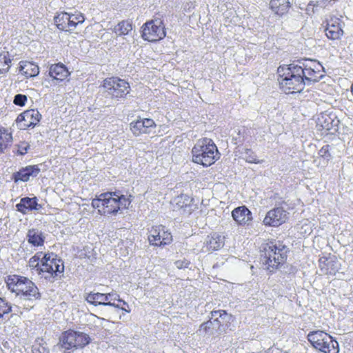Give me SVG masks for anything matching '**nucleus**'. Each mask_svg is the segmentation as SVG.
Listing matches in <instances>:
<instances>
[{
    "instance_id": "1",
    "label": "nucleus",
    "mask_w": 353,
    "mask_h": 353,
    "mask_svg": "<svg viewBox=\"0 0 353 353\" xmlns=\"http://www.w3.org/2000/svg\"><path fill=\"white\" fill-rule=\"evenodd\" d=\"M28 264L41 278L50 282L54 281L64 271L63 261L52 253L39 252L30 259Z\"/></svg>"
},
{
    "instance_id": "2",
    "label": "nucleus",
    "mask_w": 353,
    "mask_h": 353,
    "mask_svg": "<svg viewBox=\"0 0 353 353\" xmlns=\"http://www.w3.org/2000/svg\"><path fill=\"white\" fill-rule=\"evenodd\" d=\"M130 197L115 192H108L93 199L92 206L101 214H116L119 210L130 207L132 203Z\"/></svg>"
},
{
    "instance_id": "3",
    "label": "nucleus",
    "mask_w": 353,
    "mask_h": 353,
    "mask_svg": "<svg viewBox=\"0 0 353 353\" xmlns=\"http://www.w3.org/2000/svg\"><path fill=\"white\" fill-rule=\"evenodd\" d=\"M280 88L286 94L300 92L303 90L305 82L302 76V70L298 65L291 63L279 66L277 70Z\"/></svg>"
},
{
    "instance_id": "4",
    "label": "nucleus",
    "mask_w": 353,
    "mask_h": 353,
    "mask_svg": "<svg viewBox=\"0 0 353 353\" xmlns=\"http://www.w3.org/2000/svg\"><path fill=\"white\" fill-rule=\"evenodd\" d=\"M8 289L21 301H33L40 298L36 285L28 278L19 275H9L6 279Z\"/></svg>"
},
{
    "instance_id": "5",
    "label": "nucleus",
    "mask_w": 353,
    "mask_h": 353,
    "mask_svg": "<svg viewBox=\"0 0 353 353\" xmlns=\"http://www.w3.org/2000/svg\"><path fill=\"white\" fill-rule=\"evenodd\" d=\"M192 161L208 167L220 158L216 145L211 139L203 138L197 140L192 149Z\"/></svg>"
},
{
    "instance_id": "6",
    "label": "nucleus",
    "mask_w": 353,
    "mask_h": 353,
    "mask_svg": "<svg viewBox=\"0 0 353 353\" xmlns=\"http://www.w3.org/2000/svg\"><path fill=\"white\" fill-rule=\"evenodd\" d=\"M287 259V249L281 244L268 245L261 255V262L264 269L273 272Z\"/></svg>"
},
{
    "instance_id": "7",
    "label": "nucleus",
    "mask_w": 353,
    "mask_h": 353,
    "mask_svg": "<svg viewBox=\"0 0 353 353\" xmlns=\"http://www.w3.org/2000/svg\"><path fill=\"white\" fill-rule=\"evenodd\" d=\"M307 340L316 350L323 353H339V347L332 336L321 330L310 332Z\"/></svg>"
},
{
    "instance_id": "8",
    "label": "nucleus",
    "mask_w": 353,
    "mask_h": 353,
    "mask_svg": "<svg viewBox=\"0 0 353 353\" xmlns=\"http://www.w3.org/2000/svg\"><path fill=\"white\" fill-rule=\"evenodd\" d=\"M85 21L84 15L80 12L74 13L61 12L54 17V22L60 30L78 33Z\"/></svg>"
},
{
    "instance_id": "9",
    "label": "nucleus",
    "mask_w": 353,
    "mask_h": 353,
    "mask_svg": "<svg viewBox=\"0 0 353 353\" xmlns=\"http://www.w3.org/2000/svg\"><path fill=\"white\" fill-rule=\"evenodd\" d=\"M90 342V336L81 332L68 330L63 333L59 344L62 348L70 350L81 348Z\"/></svg>"
},
{
    "instance_id": "10",
    "label": "nucleus",
    "mask_w": 353,
    "mask_h": 353,
    "mask_svg": "<svg viewBox=\"0 0 353 353\" xmlns=\"http://www.w3.org/2000/svg\"><path fill=\"white\" fill-rule=\"evenodd\" d=\"M102 88L105 92L115 99L124 98L130 90L129 83L117 77L104 79Z\"/></svg>"
},
{
    "instance_id": "11",
    "label": "nucleus",
    "mask_w": 353,
    "mask_h": 353,
    "mask_svg": "<svg viewBox=\"0 0 353 353\" xmlns=\"http://www.w3.org/2000/svg\"><path fill=\"white\" fill-rule=\"evenodd\" d=\"M142 38L150 42L163 39L165 37V26L161 19L157 18L144 23L142 26Z\"/></svg>"
},
{
    "instance_id": "12",
    "label": "nucleus",
    "mask_w": 353,
    "mask_h": 353,
    "mask_svg": "<svg viewBox=\"0 0 353 353\" xmlns=\"http://www.w3.org/2000/svg\"><path fill=\"white\" fill-rule=\"evenodd\" d=\"M298 67H300L302 70L300 75L305 83L318 81L323 77V66L316 61L306 60L302 65H298Z\"/></svg>"
},
{
    "instance_id": "13",
    "label": "nucleus",
    "mask_w": 353,
    "mask_h": 353,
    "mask_svg": "<svg viewBox=\"0 0 353 353\" xmlns=\"http://www.w3.org/2000/svg\"><path fill=\"white\" fill-rule=\"evenodd\" d=\"M148 240L150 245L163 246L172 241L171 233L161 225L152 226L148 231Z\"/></svg>"
},
{
    "instance_id": "14",
    "label": "nucleus",
    "mask_w": 353,
    "mask_h": 353,
    "mask_svg": "<svg viewBox=\"0 0 353 353\" xmlns=\"http://www.w3.org/2000/svg\"><path fill=\"white\" fill-rule=\"evenodd\" d=\"M171 203L174 210L181 211V214L185 216L191 215L196 208L194 199L187 194H182L176 196Z\"/></svg>"
},
{
    "instance_id": "15",
    "label": "nucleus",
    "mask_w": 353,
    "mask_h": 353,
    "mask_svg": "<svg viewBox=\"0 0 353 353\" xmlns=\"http://www.w3.org/2000/svg\"><path fill=\"white\" fill-rule=\"evenodd\" d=\"M287 212L282 208H276L268 211L263 219L265 226L278 227L287 220Z\"/></svg>"
},
{
    "instance_id": "16",
    "label": "nucleus",
    "mask_w": 353,
    "mask_h": 353,
    "mask_svg": "<svg viewBox=\"0 0 353 353\" xmlns=\"http://www.w3.org/2000/svg\"><path fill=\"white\" fill-rule=\"evenodd\" d=\"M41 117L38 110L31 109L19 115L17 122L21 129L34 128L39 122Z\"/></svg>"
},
{
    "instance_id": "17",
    "label": "nucleus",
    "mask_w": 353,
    "mask_h": 353,
    "mask_svg": "<svg viewBox=\"0 0 353 353\" xmlns=\"http://www.w3.org/2000/svg\"><path fill=\"white\" fill-rule=\"evenodd\" d=\"M156 124L151 119H139L130 123V130L135 136L150 134L155 128Z\"/></svg>"
},
{
    "instance_id": "18",
    "label": "nucleus",
    "mask_w": 353,
    "mask_h": 353,
    "mask_svg": "<svg viewBox=\"0 0 353 353\" xmlns=\"http://www.w3.org/2000/svg\"><path fill=\"white\" fill-rule=\"evenodd\" d=\"M86 301L94 305H104L114 307V312H117L118 309H121L123 312L130 313V310L123 307H120L119 304L115 303H110L108 301V296L106 294L99 292L90 293L86 296Z\"/></svg>"
},
{
    "instance_id": "19",
    "label": "nucleus",
    "mask_w": 353,
    "mask_h": 353,
    "mask_svg": "<svg viewBox=\"0 0 353 353\" xmlns=\"http://www.w3.org/2000/svg\"><path fill=\"white\" fill-rule=\"evenodd\" d=\"M319 266L321 274L334 275L339 270V261L335 256L319 259Z\"/></svg>"
},
{
    "instance_id": "20",
    "label": "nucleus",
    "mask_w": 353,
    "mask_h": 353,
    "mask_svg": "<svg viewBox=\"0 0 353 353\" xmlns=\"http://www.w3.org/2000/svg\"><path fill=\"white\" fill-rule=\"evenodd\" d=\"M343 22L339 18H331L325 29L327 38L332 40L339 39L343 34Z\"/></svg>"
},
{
    "instance_id": "21",
    "label": "nucleus",
    "mask_w": 353,
    "mask_h": 353,
    "mask_svg": "<svg viewBox=\"0 0 353 353\" xmlns=\"http://www.w3.org/2000/svg\"><path fill=\"white\" fill-rule=\"evenodd\" d=\"M41 171L38 165H28L21 168L15 176L16 181H28L37 176Z\"/></svg>"
},
{
    "instance_id": "22",
    "label": "nucleus",
    "mask_w": 353,
    "mask_h": 353,
    "mask_svg": "<svg viewBox=\"0 0 353 353\" xmlns=\"http://www.w3.org/2000/svg\"><path fill=\"white\" fill-rule=\"evenodd\" d=\"M49 75L54 80L63 81L69 77L70 72L64 64L59 63L50 67Z\"/></svg>"
},
{
    "instance_id": "23",
    "label": "nucleus",
    "mask_w": 353,
    "mask_h": 353,
    "mask_svg": "<svg viewBox=\"0 0 353 353\" xmlns=\"http://www.w3.org/2000/svg\"><path fill=\"white\" fill-rule=\"evenodd\" d=\"M16 207L17 210L23 214H28L34 210H39L41 208V205L37 203V197L22 198Z\"/></svg>"
},
{
    "instance_id": "24",
    "label": "nucleus",
    "mask_w": 353,
    "mask_h": 353,
    "mask_svg": "<svg viewBox=\"0 0 353 353\" xmlns=\"http://www.w3.org/2000/svg\"><path fill=\"white\" fill-rule=\"evenodd\" d=\"M232 216L239 225H245L252 219L250 211L245 206H240L233 210Z\"/></svg>"
},
{
    "instance_id": "25",
    "label": "nucleus",
    "mask_w": 353,
    "mask_h": 353,
    "mask_svg": "<svg viewBox=\"0 0 353 353\" xmlns=\"http://www.w3.org/2000/svg\"><path fill=\"white\" fill-rule=\"evenodd\" d=\"M225 237L219 234L214 233L208 236L204 248L207 251H214L220 249L224 245Z\"/></svg>"
},
{
    "instance_id": "26",
    "label": "nucleus",
    "mask_w": 353,
    "mask_h": 353,
    "mask_svg": "<svg viewBox=\"0 0 353 353\" xmlns=\"http://www.w3.org/2000/svg\"><path fill=\"white\" fill-rule=\"evenodd\" d=\"M291 7L290 0H271L270 8L278 16H283L288 12Z\"/></svg>"
},
{
    "instance_id": "27",
    "label": "nucleus",
    "mask_w": 353,
    "mask_h": 353,
    "mask_svg": "<svg viewBox=\"0 0 353 353\" xmlns=\"http://www.w3.org/2000/svg\"><path fill=\"white\" fill-rule=\"evenodd\" d=\"M316 126L319 130L329 131L336 125L334 119L326 112H322L316 118Z\"/></svg>"
},
{
    "instance_id": "28",
    "label": "nucleus",
    "mask_w": 353,
    "mask_h": 353,
    "mask_svg": "<svg viewBox=\"0 0 353 353\" xmlns=\"http://www.w3.org/2000/svg\"><path fill=\"white\" fill-rule=\"evenodd\" d=\"M19 71L27 77H36L39 73V66L29 61L19 63Z\"/></svg>"
},
{
    "instance_id": "29",
    "label": "nucleus",
    "mask_w": 353,
    "mask_h": 353,
    "mask_svg": "<svg viewBox=\"0 0 353 353\" xmlns=\"http://www.w3.org/2000/svg\"><path fill=\"white\" fill-rule=\"evenodd\" d=\"M28 243L34 246H41L45 241V236L43 233L37 229H32L28 231L27 235Z\"/></svg>"
},
{
    "instance_id": "30",
    "label": "nucleus",
    "mask_w": 353,
    "mask_h": 353,
    "mask_svg": "<svg viewBox=\"0 0 353 353\" xmlns=\"http://www.w3.org/2000/svg\"><path fill=\"white\" fill-rule=\"evenodd\" d=\"M132 30V25L129 21H121L114 28L113 32L118 36L128 35Z\"/></svg>"
},
{
    "instance_id": "31",
    "label": "nucleus",
    "mask_w": 353,
    "mask_h": 353,
    "mask_svg": "<svg viewBox=\"0 0 353 353\" xmlns=\"http://www.w3.org/2000/svg\"><path fill=\"white\" fill-rule=\"evenodd\" d=\"M11 62L9 52L6 50H0V74H5L9 71Z\"/></svg>"
},
{
    "instance_id": "32",
    "label": "nucleus",
    "mask_w": 353,
    "mask_h": 353,
    "mask_svg": "<svg viewBox=\"0 0 353 353\" xmlns=\"http://www.w3.org/2000/svg\"><path fill=\"white\" fill-rule=\"evenodd\" d=\"M12 140L11 133L5 128H0V152H2L12 143Z\"/></svg>"
},
{
    "instance_id": "33",
    "label": "nucleus",
    "mask_w": 353,
    "mask_h": 353,
    "mask_svg": "<svg viewBox=\"0 0 353 353\" xmlns=\"http://www.w3.org/2000/svg\"><path fill=\"white\" fill-rule=\"evenodd\" d=\"M211 314L213 317L219 316V318H216L214 321L219 323L221 324L219 319H221L223 322L229 323L232 319V314H228L226 311L223 310H214L211 312Z\"/></svg>"
},
{
    "instance_id": "34",
    "label": "nucleus",
    "mask_w": 353,
    "mask_h": 353,
    "mask_svg": "<svg viewBox=\"0 0 353 353\" xmlns=\"http://www.w3.org/2000/svg\"><path fill=\"white\" fill-rule=\"evenodd\" d=\"M312 223L308 220H304L301 222L298 226L299 232L303 235L310 234L312 232Z\"/></svg>"
},
{
    "instance_id": "35",
    "label": "nucleus",
    "mask_w": 353,
    "mask_h": 353,
    "mask_svg": "<svg viewBox=\"0 0 353 353\" xmlns=\"http://www.w3.org/2000/svg\"><path fill=\"white\" fill-rule=\"evenodd\" d=\"M119 310V309L117 310V312H114V307L110 309H104L102 311V314H103L106 318H100L97 316H95V317L101 321V324L102 325V322L110 321L111 320L116 319Z\"/></svg>"
},
{
    "instance_id": "36",
    "label": "nucleus",
    "mask_w": 353,
    "mask_h": 353,
    "mask_svg": "<svg viewBox=\"0 0 353 353\" xmlns=\"http://www.w3.org/2000/svg\"><path fill=\"white\" fill-rule=\"evenodd\" d=\"M12 307L3 299L0 297V318L5 314H8L11 312Z\"/></svg>"
},
{
    "instance_id": "37",
    "label": "nucleus",
    "mask_w": 353,
    "mask_h": 353,
    "mask_svg": "<svg viewBox=\"0 0 353 353\" xmlns=\"http://www.w3.org/2000/svg\"><path fill=\"white\" fill-rule=\"evenodd\" d=\"M245 159L247 162L250 163L257 164L261 163V161L257 159L256 156L250 150L246 151Z\"/></svg>"
},
{
    "instance_id": "38",
    "label": "nucleus",
    "mask_w": 353,
    "mask_h": 353,
    "mask_svg": "<svg viewBox=\"0 0 353 353\" xmlns=\"http://www.w3.org/2000/svg\"><path fill=\"white\" fill-rule=\"evenodd\" d=\"M108 296V301L110 303H114L115 301H117L119 303H123V305H126L128 307V304L125 301L119 299V295L117 293H108L106 294Z\"/></svg>"
},
{
    "instance_id": "39",
    "label": "nucleus",
    "mask_w": 353,
    "mask_h": 353,
    "mask_svg": "<svg viewBox=\"0 0 353 353\" xmlns=\"http://www.w3.org/2000/svg\"><path fill=\"white\" fill-rule=\"evenodd\" d=\"M213 322L212 321H208L207 322L203 323L198 330L199 334H205L209 332V330L212 326Z\"/></svg>"
},
{
    "instance_id": "40",
    "label": "nucleus",
    "mask_w": 353,
    "mask_h": 353,
    "mask_svg": "<svg viewBox=\"0 0 353 353\" xmlns=\"http://www.w3.org/2000/svg\"><path fill=\"white\" fill-rule=\"evenodd\" d=\"M27 101V97L23 94H18L15 95L14 103L17 105L23 106Z\"/></svg>"
},
{
    "instance_id": "41",
    "label": "nucleus",
    "mask_w": 353,
    "mask_h": 353,
    "mask_svg": "<svg viewBox=\"0 0 353 353\" xmlns=\"http://www.w3.org/2000/svg\"><path fill=\"white\" fill-rule=\"evenodd\" d=\"M30 148V145L27 143H21L18 145L17 152L23 155L28 152V148Z\"/></svg>"
},
{
    "instance_id": "42",
    "label": "nucleus",
    "mask_w": 353,
    "mask_h": 353,
    "mask_svg": "<svg viewBox=\"0 0 353 353\" xmlns=\"http://www.w3.org/2000/svg\"><path fill=\"white\" fill-rule=\"evenodd\" d=\"M194 8V3L192 1H188L183 6V10L185 12H191Z\"/></svg>"
},
{
    "instance_id": "43",
    "label": "nucleus",
    "mask_w": 353,
    "mask_h": 353,
    "mask_svg": "<svg viewBox=\"0 0 353 353\" xmlns=\"http://www.w3.org/2000/svg\"><path fill=\"white\" fill-rule=\"evenodd\" d=\"M189 261L185 259L178 260L175 262V265L179 269L186 268L189 265Z\"/></svg>"
},
{
    "instance_id": "44",
    "label": "nucleus",
    "mask_w": 353,
    "mask_h": 353,
    "mask_svg": "<svg viewBox=\"0 0 353 353\" xmlns=\"http://www.w3.org/2000/svg\"><path fill=\"white\" fill-rule=\"evenodd\" d=\"M208 214V211L206 210L201 209L199 211L196 212L195 213V215H196V217L199 216H205Z\"/></svg>"
},
{
    "instance_id": "45",
    "label": "nucleus",
    "mask_w": 353,
    "mask_h": 353,
    "mask_svg": "<svg viewBox=\"0 0 353 353\" xmlns=\"http://www.w3.org/2000/svg\"><path fill=\"white\" fill-rule=\"evenodd\" d=\"M326 153H327V149H326V148H323L320 150V154H321L322 157L326 156Z\"/></svg>"
},
{
    "instance_id": "46",
    "label": "nucleus",
    "mask_w": 353,
    "mask_h": 353,
    "mask_svg": "<svg viewBox=\"0 0 353 353\" xmlns=\"http://www.w3.org/2000/svg\"><path fill=\"white\" fill-rule=\"evenodd\" d=\"M123 316H124V314H120V315L119 316V320L124 321Z\"/></svg>"
},
{
    "instance_id": "47",
    "label": "nucleus",
    "mask_w": 353,
    "mask_h": 353,
    "mask_svg": "<svg viewBox=\"0 0 353 353\" xmlns=\"http://www.w3.org/2000/svg\"><path fill=\"white\" fill-rule=\"evenodd\" d=\"M119 306H120V307H125V308H127V309H128V310H130V309L129 308V307H128L126 305H123V303H122V306H121L120 305H119Z\"/></svg>"
},
{
    "instance_id": "48",
    "label": "nucleus",
    "mask_w": 353,
    "mask_h": 353,
    "mask_svg": "<svg viewBox=\"0 0 353 353\" xmlns=\"http://www.w3.org/2000/svg\"><path fill=\"white\" fill-rule=\"evenodd\" d=\"M352 94H353V83H352Z\"/></svg>"
}]
</instances>
